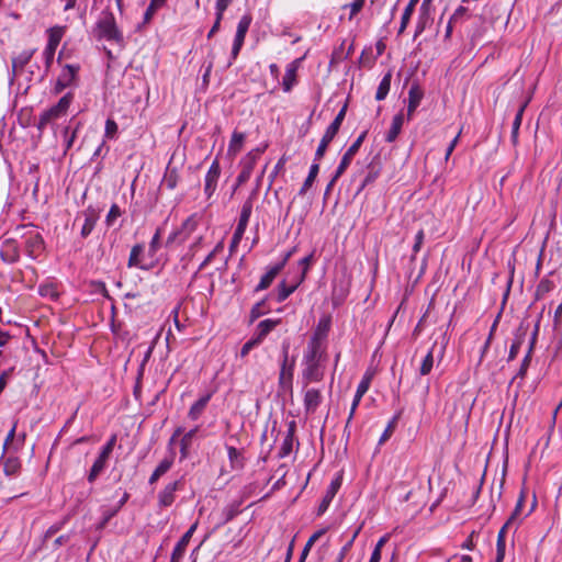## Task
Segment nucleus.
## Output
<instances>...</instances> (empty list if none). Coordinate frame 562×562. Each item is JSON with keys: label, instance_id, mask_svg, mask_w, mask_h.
I'll use <instances>...</instances> for the list:
<instances>
[{"label": "nucleus", "instance_id": "f257e3e1", "mask_svg": "<svg viewBox=\"0 0 562 562\" xmlns=\"http://www.w3.org/2000/svg\"><path fill=\"white\" fill-rule=\"evenodd\" d=\"M95 37L99 40H106L116 44H122L124 41L123 34L120 31L114 14L105 10L101 13L94 29Z\"/></svg>", "mask_w": 562, "mask_h": 562}, {"label": "nucleus", "instance_id": "f03ea898", "mask_svg": "<svg viewBox=\"0 0 562 562\" xmlns=\"http://www.w3.org/2000/svg\"><path fill=\"white\" fill-rule=\"evenodd\" d=\"M294 367H295V359H289V345L283 344L282 345V361L280 364V372H279V389L283 392H290L293 391V373H294Z\"/></svg>", "mask_w": 562, "mask_h": 562}, {"label": "nucleus", "instance_id": "7ed1b4c3", "mask_svg": "<svg viewBox=\"0 0 562 562\" xmlns=\"http://www.w3.org/2000/svg\"><path fill=\"white\" fill-rule=\"evenodd\" d=\"M266 148L267 145L254 148L240 160L241 170L237 177V184H243L250 179L252 170Z\"/></svg>", "mask_w": 562, "mask_h": 562}, {"label": "nucleus", "instance_id": "20e7f679", "mask_svg": "<svg viewBox=\"0 0 562 562\" xmlns=\"http://www.w3.org/2000/svg\"><path fill=\"white\" fill-rule=\"evenodd\" d=\"M250 23H251V16L249 14L241 16V19L239 20V22L237 24V30H236L232 52H231V59L226 64L225 68L231 67L233 61L237 58V56L244 45L246 34L249 30Z\"/></svg>", "mask_w": 562, "mask_h": 562}, {"label": "nucleus", "instance_id": "39448f33", "mask_svg": "<svg viewBox=\"0 0 562 562\" xmlns=\"http://www.w3.org/2000/svg\"><path fill=\"white\" fill-rule=\"evenodd\" d=\"M372 378H373L372 373L366 372L363 374L361 381L359 382L358 386H357V391H356V394L353 396V400H352V403H351V407H350V412H349V415H348V418H347V422H346V425H345V429H344V432H347L348 436L350 435L349 426L351 424V420L355 417L356 411H357V408H358V406H359L363 395L368 392V390H369V387L371 385Z\"/></svg>", "mask_w": 562, "mask_h": 562}, {"label": "nucleus", "instance_id": "423d86ee", "mask_svg": "<svg viewBox=\"0 0 562 562\" xmlns=\"http://www.w3.org/2000/svg\"><path fill=\"white\" fill-rule=\"evenodd\" d=\"M184 488L183 477L169 482L157 495V503L160 508L170 507L176 501V493Z\"/></svg>", "mask_w": 562, "mask_h": 562}, {"label": "nucleus", "instance_id": "0eeeda50", "mask_svg": "<svg viewBox=\"0 0 562 562\" xmlns=\"http://www.w3.org/2000/svg\"><path fill=\"white\" fill-rule=\"evenodd\" d=\"M367 134H368V132L363 131L357 137V139L349 146V148L345 151V154L342 155L341 160L336 169V177H341L345 173V171L348 169L353 157L356 156V154L359 151L361 145L363 144V142L367 137Z\"/></svg>", "mask_w": 562, "mask_h": 562}, {"label": "nucleus", "instance_id": "6e6552de", "mask_svg": "<svg viewBox=\"0 0 562 562\" xmlns=\"http://www.w3.org/2000/svg\"><path fill=\"white\" fill-rule=\"evenodd\" d=\"M79 70V65H65L56 80L54 93L59 94L63 90L70 87L75 82Z\"/></svg>", "mask_w": 562, "mask_h": 562}, {"label": "nucleus", "instance_id": "1a4fd4ad", "mask_svg": "<svg viewBox=\"0 0 562 562\" xmlns=\"http://www.w3.org/2000/svg\"><path fill=\"white\" fill-rule=\"evenodd\" d=\"M324 355L325 351L322 346V338L318 336V333H314L304 352L303 362H323Z\"/></svg>", "mask_w": 562, "mask_h": 562}, {"label": "nucleus", "instance_id": "9d476101", "mask_svg": "<svg viewBox=\"0 0 562 562\" xmlns=\"http://www.w3.org/2000/svg\"><path fill=\"white\" fill-rule=\"evenodd\" d=\"M221 176V166L218 159H214L204 178V193L210 200L216 191Z\"/></svg>", "mask_w": 562, "mask_h": 562}, {"label": "nucleus", "instance_id": "9b49d317", "mask_svg": "<svg viewBox=\"0 0 562 562\" xmlns=\"http://www.w3.org/2000/svg\"><path fill=\"white\" fill-rule=\"evenodd\" d=\"M304 369L302 371V379L305 384L312 382H319L324 378V368L322 362H303Z\"/></svg>", "mask_w": 562, "mask_h": 562}, {"label": "nucleus", "instance_id": "f8f14e48", "mask_svg": "<svg viewBox=\"0 0 562 562\" xmlns=\"http://www.w3.org/2000/svg\"><path fill=\"white\" fill-rule=\"evenodd\" d=\"M175 458L176 452L171 448L169 454L158 463V465L155 468L151 475L149 476L148 483L150 485L157 483L158 480L172 468L175 463Z\"/></svg>", "mask_w": 562, "mask_h": 562}, {"label": "nucleus", "instance_id": "ddd939ff", "mask_svg": "<svg viewBox=\"0 0 562 562\" xmlns=\"http://www.w3.org/2000/svg\"><path fill=\"white\" fill-rule=\"evenodd\" d=\"M424 98V91L418 82H413L408 91L407 119L411 120Z\"/></svg>", "mask_w": 562, "mask_h": 562}, {"label": "nucleus", "instance_id": "4468645a", "mask_svg": "<svg viewBox=\"0 0 562 562\" xmlns=\"http://www.w3.org/2000/svg\"><path fill=\"white\" fill-rule=\"evenodd\" d=\"M35 52L36 48L25 49L12 57V77H18L23 72L24 67L30 63Z\"/></svg>", "mask_w": 562, "mask_h": 562}, {"label": "nucleus", "instance_id": "2eb2a0df", "mask_svg": "<svg viewBox=\"0 0 562 562\" xmlns=\"http://www.w3.org/2000/svg\"><path fill=\"white\" fill-rule=\"evenodd\" d=\"M25 249L30 257L37 258L44 250V240L38 233L31 232L25 239Z\"/></svg>", "mask_w": 562, "mask_h": 562}, {"label": "nucleus", "instance_id": "dca6fc26", "mask_svg": "<svg viewBox=\"0 0 562 562\" xmlns=\"http://www.w3.org/2000/svg\"><path fill=\"white\" fill-rule=\"evenodd\" d=\"M323 401L322 392L317 389H308L304 394V408L307 414H314Z\"/></svg>", "mask_w": 562, "mask_h": 562}, {"label": "nucleus", "instance_id": "f3484780", "mask_svg": "<svg viewBox=\"0 0 562 562\" xmlns=\"http://www.w3.org/2000/svg\"><path fill=\"white\" fill-rule=\"evenodd\" d=\"M281 323V319L267 318L261 321L254 334L256 340L261 345L266 337Z\"/></svg>", "mask_w": 562, "mask_h": 562}, {"label": "nucleus", "instance_id": "a211bd4d", "mask_svg": "<svg viewBox=\"0 0 562 562\" xmlns=\"http://www.w3.org/2000/svg\"><path fill=\"white\" fill-rule=\"evenodd\" d=\"M300 60L301 59H295L286 66L285 74L282 79V88L284 92H290L296 83V75Z\"/></svg>", "mask_w": 562, "mask_h": 562}, {"label": "nucleus", "instance_id": "6ab92c4d", "mask_svg": "<svg viewBox=\"0 0 562 562\" xmlns=\"http://www.w3.org/2000/svg\"><path fill=\"white\" fill-rule=\"evenodd\" d=\"M1 259L7 263H14L20 259V251L14 240L8 239L3 243L1 251Z\"/></svg>", "mask_w": 562, "mask_h": 562}, {"label": "nucleus", "instance_id": "aec40b11", "mask_svg": "<svg viewBox=\"0 0 562 562\" xmlns=\"http://www.w3.org/2000/svg\"><path fill=\"white\" fill-rule=\"evenodd\" d=\"M213 396V393L210 392V393H206L205 395L201 396L198 401H195L189 412H188V418L195 422L198 420L203 412L205 411L210 400L212 398Z\"/></svg>", "mask_w": 562, "mask_h": 562}, {"label": "nucleus", "instance_id": "412c9836", "mask_svg": "<svg viewBox=\"0 0 562 562\" xmlns=\"http://www.w3.org/2000/svg\"><path fill=\"white\" fill-rule=\"evenodd\" d=\"M243 504V501H234L226 505L221 514V520L216 525V528L222 527L223 525L233 520L239 513H240V506Z\"/></svg>", "mask_w": 562, "mask_h": 562}, {"label": "nucleus", "instance_id": "4be33fe9", "mask_svg": "<svg viewBox=\"0 0 562 562\" xmlns=\"http://www.w3.org/2000/svg\"><path fill=\"white\" fill-rule=\"evenodd\" d=\"M83 217L85 222L81 227L80 235L82 238H87L94 229L99 215L95 213L94 210L88 209L83 212Z\"/></svg>", "mask_w": 562, "mask_h": 562}, {"label": "nucleus", "instance_id": "5701e85b", "mask_svg": "<svg viewBox=\"0 0 562 562\" xmlns=\"http://www.w3.org/2000/svg\"><path fill=\"white\" fill-rule=\"evenodd\" d=\"M403 124H404V114L402 112H400L393 117L391 127L387 131V133L385 134L384 139L386 143H393L396 140V138L398 137V135L402 131Z\"/></svg>", "mask_w": 562, "mask_h": 562}, {"label": "nucleus", "instance_id": "b1692460", "mask_svg": "<svg viewBox=\"0 0 562 562\" xmlns=\"http://www.w3.org/2000/svg\"><path fill=\"white\" fill-rule=\"evenodd\" d=\"M109 459L110 458L99 453L98 458L94 460L87 475V480L89 483H93L98 479V476L105 470Z\"/></svg>", "mask_w": 562, "mask_h": 562}, {"label": "nucleus", "instance_id": "393cba45", "mask_svg": "<svg viewBox=\"0 0 562 562\" xmlns=\"http://www.w3.org/2000/svg\"><path fill=\"white\" fill-rule=\"evenodd\" d=\"M294 432H295V423L291 422L289 425L288 432L282 441V445L279 450V457L285 458L288 457L293 449V441H294Z\"/></svg>", "mask_w": 562, "mask_h": 562}, {"label": "nucleus", "instance_id": "a878e982", "mask_svg": "<svg viewBox=\"0 0 562 562\" xmlns=\"http://www.w3.org/2000/svg\"><path fill=\"white\" fill-rule=\"evenodd\" d=\"M340 481L337 479L335 481H331L327 492H326V495L324 496V498L322 499L319 506H318V509H317V515H323L330 502L333 501L334 496L336 495L338 488L340 487Z\"/></svg>", "mask_w": 562, "mask_h": 562}, {"label": "nucleus", "instance_id": "bb28decb", "mask_svg": "<svg viewBox=\"0 0 562 562\" xmlns=\"http://www.w3.org/2000/svg\"><path fill=\"white\" fill-rule=\"evenodd\" d=\"M491 341H492V328L490 329L487 338H486V341H485L484 346L481 349L480 359H479V362H477V366H476V369H475V375L477 378L484 376L485 373L488 372L490 363L488 362L484 363V359L483 358H484L485 353L488 350Z\"/></svg>", "mask_w": 562, "mask_h": 562}, {"label": "nucleus", "instance_id": "cd10ccee", "mask_svg": "<svg viewBox=\"0 0 562 562\" xmlns=\"http://www.w3.org/2000/svg\"><path fill=\"white\" fill-rule=\"evenodd\" d=\"M180 180L179 171L177 167H168L166 168L161 184L166 187L168 190H175Z\"/></svg>", "mask_w": 562, "mask_h": 562}, {"label": "nucleus", "instance_id": "c85d7f7f", "mask_svg": "<svg viewBox=\"0 0 562 562\" xmlns=\"http://www.w3.org/2000/svg\"><path fill=\"white\" fill-rule=\"evenodd\" d=\"M143 252H144V246L142 244L134 245L130 252L127 267L128 268L137 267L143 270H148L149 267H146V266L142 265V262H140V256L143 255Z\"/></svg>", "mask_w": 562, "mask_h": 562}, {"label": "nucleus", "instance_id": "c756f323", "mask_svg": "<svg viewBox=\"0 0 562 562\" xmlns=\"http://www.w3.org/2000/svg\"><path fill=\"white\" fill-rule=\"evenodd\" d=\"M198 431L199 427L196 426L182 436L180 440V460H184L189 457V450L191 448L192 440Z\"/></svg>", "mask_w": 562, "mask_h": 562}, {"label": "nucleus", "instance_id": "7c9ffc66", "mask_svg": "<svg viewBox=\"0 0 562 562\" xmlns=\"http://www.w3.org/2000/svg\"><path fill=\"white\" fill-rule=\"evenodd\" d=\"M280 272H281L280 267H276V266L270 267L269 270L261 277L255 291L259 292V291H263V290L268 289Z\"/></svg>", "mask_w": 562, "mask_h": 562}, {"label": "nucleus", "instance_id": "2f4dec72", "mask_svg": "<svg viewBox=\"0 0 562 562\" xmlns=\"http://www.w3.org/2000/svg\"><path fill=\"white\" fill-rule=\"evenodd\" d=\"M61 117V115L58 113V111L55 109V106H50L49 109L45 110L38 119L37 122V128L38 131H44L45 127L53 121Z\"/></svg>", "mask_w": 562, "mask_h": 562}, {"label": "nucleus", "instance_id": "473e14b6", "mask_svg": "<svg viewBox=\"0 0 562 562\" xmlns=\"http://www.w3.org/2000/svg\"><path fill=\"white\" fill-rule=\"evenodd\" d=\"M391 80H392V72L389 70L382 78V80L379 83V87L375 92V100L382 101L384 100L391 89Z\"/></svg>", "mask_w": 562, "mask_h": 562}, {"label": "nucleus", "instance_id": "72a5a7b5", "mask_svg": "<svg viewBox=\"0 0 562 562\" xmlns=\"http://www.w3.org/2000/svg\"><path fill=\"white\" fill-rule=\"evenodd\" d=\"M437 348V341H435L431 346V348L428 350L426 356L424 357L420 367H419V373L420 375H427L431 372L434 367V355Z\"/></svg>", "mask_w": 562, "mask_h": 562}, {"label": "nucleus", "instance_id": "f704fd0d", "mask_svg": "<svg viewBox=\"0 0 562 562\" xmlns=\"http://www.w3.org/2000/svg\"><path fill=\"white\" fill-rule=\"evenodd\" d=\"M319 172V164L318 162H313L310 167V171H308V175L306 177V179L304 180L300 191H299V194L300 195H304L306 194V192L308 191V189H311V187L313 186L317 175Z\"/></svg>", "mask_w": 562, "mask_h": 562}, {"label": "nucleus", "instance_id": "c9c22d12", "mask_svg": "<svg viewBox=\"0 0 562 562\" xmlns=\"http://www.w3.org/2000/svg\"><path fill=\"white\" fill-rule=\"evenodd\" d=\"M64 33H65V27H63V26H53V27L48 29L47 30L48 42H47L46 46L57 49V47L64 36Z\"/></svg>", "mask_w": 562, "mask_h": 562}, {"label": "nucleus", "instance_id": "e433bc0d", "mask_svg": "<svg viewBox=\"0 0 562 562\" xmlns=\"http://www.w3.org/2000/svg\"><path fill=\"white\" fill-rule=\"evenodd\" d=\"M227 454L233 470H240L244 468V458L241 452L233 446H227Z\"/></svg>", "mask_w": 562, "mask_h": 562}, {"label": "nucleus", "instance_id": "4c0bfd02", "mask_svg": "<svg viewBox=\"0 0 562 562\" xmlns=\"http://www.w3.org/2000/svg\"><path fill=\"white\" fill-rule=\"evenodd\" d=\"M300 280H297L295 283L288 285L285 281L280 282L278 285V294H277V302L281 303L285 301L301 284Z\"/></svg>", "mask_w": 562, "mask_h": 562}, {"label": "nucleus", "instance_id": "58836bf2", "mask_svg": "<svg viewBox=\"0 0 562 562\" xmlns=\"http://www.w3.org/2000/svg\"><path fill=\"white\" fill-rule=\"evenodd\" d=\"M418 2H419V0H409L408 1L406 8L404 9L402 18H401V25L398 29V34H402L405 31V29L407 27L409 20L412 18Z\"/></svg>", "mask_w": 562, "mask_h": 562}, {"label": "nucleus", "instance_id": "ea45409f", "mask_svg": "<svg viewBox=\"0 0 562 562\" xmlns=\"http://www.w3.org/2000/svg\"><path fill=\"white\" fill-rule=\"evenodd\" d=\"M21 470V461L18 457H8L3 461V473L7 476L16 475Z\"/></svg>", "mask_w": 562, "mask_h": 562}, {"label": "nucleus", "instance_id": "a19ab883", "mask_svg": "<svg viewBox=\"0 0 562 562\" xmlns=\"http://www.w3.org/2000/svg\"><path fill=\"white\" fill-rule=\"evenodd\" d=\"M198 227V220L195 215L189 216L179 228L180 232H182V237L180 238V243L186 241L189 236Z\"/></svg>", "mask_w": 562, "mask_h": 562}, {"label": "nucleus", "instance_id": "79ce46f5", "mask_svg": "<svg viewBox=\"0 0 562 562\" xmlns=\"http://www.w3.org/2000/svg\"><path fill=\"white\" fill-rule=\"evenodd\" d=\"M512 524V518H509L504 526L501 528L497 535V558L496 562H502L505 554V535L508 526Z\"/></svg>", "mask_w": 562, "mask_h": 562}, {"label": "nucleus", "instance_id": "37998d69", "mask_svg": "<svg viewBox=\"0 0 562 562\" xmlns=\"http://www.w3.org/2000/svg\"><path fill=\"white\" fill-rule=\"evenodd\" d=\"M245 142V134L235 131L232 135L229 145H228V151L236 155L238 151H240L243 145Z\"/></svg>", "mask_w": 562, "mask_h": 562}, {"label": "nucleus", "instance_id": "c03bdc74", "mask_svg": "<svg viewBox=\"0 0 562 562\" xmlns=\"http://www.w3.org/2000/svg\"><path fill=\"white\" fill-rule=\"evenodd\" d=\"M251 213H252V199L248 198L241 206V211H240V215H239V220H238L237 224L244 225L247 227L249 218L251 216Z\"/></svg>", "mask_w": 562, "mask_h": 562}, {"label": "nucleus", "instance_id": "a18cd8bd", "mask_svg": "<svg viewBox=\"0 0 562 562\" xmlns=\"http://www.w3.org/2000/svg\"><path fill=\"white\" fill-rule=\"evenodd\" d=\"M554 289L553 281L549 280L548 278H543L540 280L536 288V299H542L546 294L551 292Z\"/></svg>", "mask_w": 562, "mask_h": 562}, {"label": "nucleus", "instance_id": "49530a36", "mask_svg": "<svg viewBox=\"0 0 562 562\" xmlns=\"http://www.w3.org/2000/svg\"><path fill=\"white\" fill-rule=\"evenodd\" d=\"M72 100H74V93L68 92L64 97H61L59 99V101L54 106L58 111V113L61 116H64L67 113Z\"/></svg>", "mask_w": 562, "mask_h": 562}, {"label": "nucleus", "instance_id": "de8ad7c7", "mask_svg": "<svg viewBox=\"0 0 562 562\" xmlns=\"http://www.w3.org/2000/svg\"><path fill=\"white\" fill-rule=\"evenodd\" d=\"M72 100H74V93L68 92L64 97H61L59 99V101L54 106L58 111V113L61 116H64L67 113Z\"/></svg>", "mask_w": 562, "mask_h": 562}, {"label": "nucleus", "instance_id": "09e8293b", "mask_svg": "<svg viewBox=\"0 0 562 562\" xmlns=\"http://www.w3.org/2000/svg\"><path fill=\"white\" fill-rule=\"evenodd\" d=\"M397 420H398V415H395L387 424L386 428L384 429L383 434L381 435L380 439H379V445H383L384 442H386L391 436L393 435L395 428H396V425H397Z\"/></svg>", "mask_w": 562, "mask_h": 562}, {"label": "nucleus", "instance_id": "8fccbe9b", "mask_svg": "<svg viewBox=\"0 0 562 562\" xmlns=\"http://www.w3.org/2000/svg\"><path fill=\"white\" fill-rule=\"evenodd\" d=\"M198 528V521H195L191 527L182 535V537L179 539V541L176 543L177 547L183 549L187 551V547L195 532Z\"/></svg>", "mask_w": 562, "mask_h": 562}, {"label": "nucleus", "instance_id": "3c124183", "mask_svg": "<svg viewBox=\"0 0 562 562\" xmlns=\"http://www.w3.org/2000/svg\"><path fill=\"white\" fill-rule=\"evenodd\" d=\"M164 229L161 227H158L149 243L148 247V254L153 257L156 255L158 249L160 248V239L162 235Z\"/></svg>", "mask_w": 562, "mask_h": 562}, {"label": "nucleus", "instance_id": "603ef678", "mask_svg": "<svg viewBox=\"0 0 562 562\" xmlns=\"http://www.w3.org/2000/svg\"><path fill=\"white\" fill-rule=\"evenodd\" d=\"M266 300H261L260 302H257L250 310V322L256 321L261 315L266 314L268 312L266 307Z\"/></svg>", "mask_w": 562, "mask_h": 562}, {"label": "nucleus", "instance_id": "864d4df0", "mask_svg": "<svg viewBox=\"0 0 562 562\" xmlns=\"http://www.w3.org/2000/svg\"><path fill=\"white\" fill-rule=\"evenodd\" d=\"M117 124L113 119H108L105 121V130H104V136L109 139H113L117 134Z\"/></svg>", "mask_w": 562, "mask_h": 562}, {"label": "nucleus", "instance_id": "5fc2aeb1", "mask_svg": "<svg viewBox=\"0 0 562 562\" xmlns=\"http://www.w3.org/2000/svg\"><path fill=\"white\" fill-rule=\"evenodd\" d=\"M324 533V530H318L316 532H314L310 539L307 540V542L305 543L302 552H301V555L303 557V559H306L311 548L313 547V544L315 543V541Z\"/></svg>", "mask_w": 562, "mask_h": 562}, {"label": "nucleus", "instance_id": "6e6d98bb", "mask_svg": "<svg viewBox=\"0 0 562 562\" xmlns=\"http://www.w3.org/2000/svg\"><path fill=\"white\" fill-rule=\"evenodd\" d=\"M16 426H18V420H14L13 424H12V427L9 430V432L7 434V437H5L4 442H3V447H2V453L3 454L8 451L9 446L13 442V440L15 438Z\"/></svg>", "mask_w": 562, "mask_h": 562}, {"label": "nucleus", "instance_id": "4d7b16f0", "mask_svg": "<svg viewBox=\"0 0 562 562\" xmlns=\"http://www.w3.org/2000/svg\"><path fill=\"white\" fill-rule=\"evenodd\" d=\"M214 59H215L214 54L212 52H210L207 55V64L205 66V71L202 77L203 83H205V85H209L210 76H211L212 69L214 67Z\"/></svg>", "mask_w": 562, "mask_h": 562}, {"label": "nucleus", "instance_id": "13d9d810", "mask_svg": "<svg viewBox=\"0 0 562 562\" xmlns=\"http://www.w3.org/2000/svg\"><path fill=\"white\" fill-rule=\"evenodd\" d=\"M121 209L117 204H112L111 207H110V211L106 215V218H105V222H106V225L108 226H112L114 221L121 216Z\"/></svg>", "mask_w": 562, "mask_h": 562}, {"label": "nucleus", "instance_id": "bf43d9fd", "mask_svg": "<svg viewBox=\"0 0 562 562\" xmlns=\"http://www.w3.org/2000/svg\"><path fill=\"white\" fill-rule=\"evenodd\" d=\"M366 0H355L350 4H346L344 8H349V20H352L363 8Z\"/></svg>", "mask_w": 562, "mask_h": 562}, {"label": "nucleus", "instance_id": "052dcab7", "mask_svg": "<svg viewBox=\"0 0 562 562\" xmlns=\"http://www.w3.org/2000/svg\"><path fill=\"white\" fill-rule=\"evenodd\" d=\"M379 173H380L379 170L373 169V168L370 169L368 175L364 177L358 192L362 191L367 186L373 183L378 179Z\"/></svg>", "mask_w": 562, "mask_h": 562}, {"label": "nucleus", "instance_id": "680f3d73", "mask_svg": "<svg viewBox=\"0 0 562 562\" xmlns=\"http://www.w3.org/2000/svg\"><path fill=\"white\" fill-rule=\"evenodd\" d=\"M115 443H116V435H112L109 438V440L106 441V443L102 447L100 454L110 458V456L113 452V449L115 447Z\"/></svg>", "mask_w": 562, "mask_h": 562}, {"label": "nucleus", "instance_id": "e2e57ef3", "mask_svg": "<svg viewBox=\"0 0 562 562\" xmlns=\"http://www.w3.org/2000/svg\"><path fill=\"white\" fill-rule=\"evenodd\" d=\"M260 344L252 336L248 341H246L240 349V357L245 358L254 348L258 347Z\"/></svg>", "mask_w": 562, "mask_h": 562}, {"label": "nucleus", "instance_id": "0e129e2a", "mask_svg": "<svg viewBox=\"0 0 562 562\" xmlns=\"http://www.w3.org/2000/svg\"><path fill=\"white\" fill-rule=\"evenodd\" d=\"M329 144L330 143H328L324 138L321 139V142L318 144V147H317V149L315 151L314 162H318L319 164V160L324 157V155H325Z\"/></svg>", "mask_w": 562, "mask_h": 562}, {"label": "nucleus", "instance_id": "69168bd1", "mask_svg": "<svg viewBox=\"0 0 562 562\" xmlns=\"http://www.w3.org/2000/svg\"><path fill=\"white\" fill-rule=\"evenodd\" d=\"M312 261H313V254H310L308 256H306V257H304V258H302V259L300 260V265L303 267L302 274H301V277L299 278L300 282H303V281H304V279H305V277H306V273H307V271H308V269H310V266H311Z\"/></svg>", "mask_w": 562, "mask_h": 562}, {"label": "nucleus", "instance_id": "338daca9", "mask_svg": "<svg viewBox=\"0 0 562 562\" xmlns=\"http://www.w3.org/2000/svg\"><path fill=\"white\" fill-rule=\"evenodd\" d=\"M55 53H56V49L54 48H50V47H45L44 52H43V56H44V59H45V67H46V70H48L54 61V56H55Z\"/></svg>", "mask_w": 562, "mask_h": 562}, {"label": "nucleus", "instance_id": "774afa93", "mask_svg": "<svg viewBox=\"0 0 562 562\" xmlns=\"http://www.w3.org/2000/svg\"><path fill=\"white\" fill-rule=\"evenodd\" d=\"M338 132H339V127L330 123L329 126L326 128L322 138L327 140L328 143H330L335 138V136L337 135Z\"/></svg>", "mask_w": 562, "mask_h": 562}]
</instances>
